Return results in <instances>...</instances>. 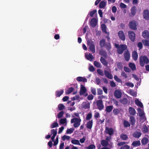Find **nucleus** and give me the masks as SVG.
Listing matches in <instances>:
<instances>
[{"instance_id": "44", "label": "nucleus", "mask_w": 149, "mask_h": 149, "mask_svg": "<svg viewBox=\"0 0 149 149\" xmlns=\"http://www.w3.org/2000/svg\"><path fill=\"white\" fill-rule=\"evenodd\" d=\"M94 65L97 68H101V63L96 61H95L94 62Z\"/></svg>"}, {"instance_id": "14", "label": "nucleus", "mask_w": 149, "mask_h": 149, "mask_svg": "<svg viewBox=\"0 0 149 149\" xmlns=\"http://www.w3.org/2000/svg\"><path fill=\"white\" fill-rule=\"evenodd\" d=\"M130 124L132 126H134L136 123V120L135 118L133 116H130L129 120Z\"/></svg>"}, {"instance_id": "56", "label": "nucleus", "mask_w": 149, "mask_h": 149, "mask_svg": "<svg viewBox=\"0 0 149 149\" xmlns=\"http://www.w3.org/2000/svg\"><path fill=\"white\" fill-rule=\"evenodd\" d=\"M74 130V129L73 128L68 129L66 131V133L71 134L73 132Z\"/></svg>"}, {"instance_id": "64", "label": "nucleus", "mask_w": 149, "mask_h": 149, "mask_svg": "<svg viewBox=\"0 0 149 149\" xmlns=\"http://www.w3.org/2000/svg\"><path fill=\"white\" fill-rule=\"evenodd\" d=\"M121 76L125 79L127 78L128 77L127 74L123 71L121 72Z\"/></svg>"}, {"instance_id": "28", "label": "nucleus", "mask_w": 149, "mask_h": 149, "mask_svg": "<svg viewBox=\"0 0 149 149\" xmlns=\"http://www.w3.org/2000/svg\"><path fill=\"white\" fill-rule=\"evenodd\" d=\"M64 90L63 89H61L60 91H56V97H60L63 93Z\"/></svg>"}, {"instance_id": "40", "label": "nucleus", "mask_w": 149, "mask_h": 149, "mask_svg": "<svg viewBox=\"0 0 149 149\" xmlns=\"http://www.w3.org/2000/svg\"><path fill=\"white\" fill-rule=\"evenodd\" d=\"M129 66L132 70H136V67L135 65L132 63H130L129 64Z\"/></svg>"}, {"instance_id": "15", "label": "nucleus", "mask_w": 149, "mask_h": 149, "mask_svg": "<svg viewBox=\"0 0 149 149\" xmlns=\"http://www.w3.org/2000/svg\"><path fill=\"white\" fill-rule=\"evenodd\" d=\"M100 142L101 145L104 147H107L109 145V142L104 139L101 140Z\"/></svg>"}, {"instance_id": "31", "label": "nucleus", "mask_w": 149, "mask_h": 149, "mask_svg": "<svg viewBox=\"0 0 149 149\" xmlns=\"http://www.w3.org/2000/svg\"><path fill=\"white\" fill-rule=\"evenodd\" d=\"M105 47L106 49L109 52H110L111 48V43L109 42H107L106 43L105 45Z\"/></svg>"}, {"instance_id": "38", "label": "nucleus", "mask_w": 149, "mask_h": 149, "mask_svg": "<svg viewBox=\"0 0 149 149\" xmlns=\"http://www.w3.org/2000/svg\"><path fill=\"white\" fill-rule=\"evenodd\" d=\"M120 137L124 141H126L128 139V136L126 134H122L120 135Z\"/></svg>"}, {"instance_id": "12", "label": "nucleus", "mask_w": 149, "mask_h": 149, "mask_svg": "<svg viewBox=\"0 0 149 149\" xmlns=\"http://www.w3.org/2000/svg\"><path fill=\"white\" fill-rule=\"evenodd\" d=\"M86 87L82 85H81V88L79 91V94L82 95L84 94L86 92Z\"/></svg>"}, {"instance_id": "37", "label": "nucleus", "mask_w": 149, "mask_h": 149, "mask_svg": "<svg viewBox=\"0 0 149 149\" xmlns=\"http://www.w3.org/2000/svg\"><path fill=\"white\" fill-rule=\"evenodd\" d=\"M129 94L133 97H136L137 95V93L133 90H129Z\"/></svg>"}, {"instance_id": "6", "label": "nucleus", "mask_w": 149, "mask_h": 149, "mask_svg": "<svg viewBox=\"0 0 149 149\" xmlns=\"http://www.w3.org/2000/svg\"><path fill=\"white\" fill-rule=\"evenodd\" d=\"M129 37L130 40L132 42H134L136 38L135 33L132 31H129L128 32Z\"/></svg>"}, {"instance_id": "26", "label": "nucleus", "mask_w": 149, "mask_h": 149, "mask_svg": "<svg viewBox=\"0 0 149 149\" xmlns=\"http://www.w3.org/2000/svg\"><path fill=\"white\" fill-rule=\"evenodd\" d=\"M107 3V1L105 0H103L100 3L99 5V7L100 8H102L104 7Z\"/></svg>"}, {"instance_id": "61", "label": "nucleus", "mask_w": 149, "mask_h": 149, "mask_svg": "<svg viewBox=\"0 0 149 149\" xmlns=\"http://www.w3.org/2000/svg\"><path fill=\"white\" fill-rule=\"evenodd\" d=\"M97 73L101 76H103L104 74L103 71L100 69H98L97 70Z\"/></svg>"}, {"instance_id": "62", "label": "nucleus", "mask_w": 149, "mask_h": 149, "mask_svg": "<svg viewBox=\"0 0 149 149\" xmlns=\"http://www.w3.org/2000/svg\"><path fill=\"white\" fill-rule=\"evenodd\" d=\"M91 93H92L94 95H96V89L95 88H91Z\"/></svg>"}, {"instance_id": "49", "label": "nucleus", "mask_w": 149, "mask_h": 149, "mask_svg": "<svg viewBox=\"0 0 149 149\" xmlns=\"http://www.w3.org/2000/svg\"><path fill=\"white\" fill-rule=\"evenodd\" d=\"M97 13V10H94L92 11H91L89 13L90 16L91 17H93V15Z\"/></svg>"}, {"instance_id": "58", "label": "nucleus", "mask_w": 149, "mask_h": 149, "mask_svg": "<svg viewBox=\"0 0 149 149\" xmlns=\"http://www.w3.org/2000/svg\"><path fill=\"white\" fill-rule=\"evenodd\" d=\"M95 148V146L94 144H91L86 147L88 149H93Z\"/></svg>"}, {"instance_id": "27", "label": "nucleus", "mask_w": 149, "mask_h": 149, "mask_svg": "<svg viewBox=\"0 0 149 149\" xmlns=\"http://www.w3.org/2000/svg\"><path fill=\"white\" fill-rule=\"evenodd\" d=\"M93 124V121L92 120L88 121L87 122L86 125L87 128L89 129H91L92 127Z\"/></svg>"}, {"instance_id": "17", "label": "nucleus", "mask_w": 149, "mask_h": 149, "mask_svg": "<svg viewBox=\"0 0 149 149\" xmlns=\"http://www.w3.org/2000/svg\"><path fill=\"white\" fill-rule=\"evenodd\" d=\"M124 56L125 60L128 61L130 58V54L128 51L125 52L124 53Z\"/></svg>"}, {"instance_id": "32", "label": "nucleus", "mask_w": 149, "mask_h": 149, "mask_svg": "<svg viewBox=\"0 0 149 149\" xmlns=\"http://www.w3.org/2000/svg\"><path fill=\"white\" fill-rule=\"evenodd\" d=\"M113 108V107L112 105H110L107 106L106 107L105 111L108 113L111 112Z\"/></svg>"}, {"instance_id": "57", "label": "nucleus", "mask_w": 149, "mask_h": 149, "mask_svg": "<svg viewBox=\"0 0 149 149\" xmlns=\"http://www.w3.org/2000/svg\"><path fill=\"white\" fill-rule=\"evenodd\" d=\"M117 67L119 69H120V70L122 69L123 67V66L122 63H120V62L118 63L117 64Z\"/></svg>"}, {"instance_id": "55", "label": "nucleus", "mask_w": 149, "mask_h": 149, "mask_svg": "<svg viewBox=\"0 0 149 149\" xmlns=\"http://www.w3.org/2000/svg\"><path fill=\"white\" fill-rule=\"evenodd\" d=\"M92 117V114L91 113H88L86 116V120H90Z\"/></svg>"}, {"instance_id": "3", "label": "nucleus", "mask_w": 149, "mask_h": 149, "mask_svg": "<svg viewBox=\"0 0 149 149\" xmlns=\"http://www.w3.org/2000/svg\"><path fill=\"white\" fill-rule=\"evenodd\" d=\"M87 45L89 46V49L90 51L91 52L93 53H94L95 52V46L94 43V42L91 40H88L87 41Z\"/></svg>"}, {"instance_id": "45", "label": "nucleus", "mask_w": 149, "mask_h": 149, "mask_svg": "<svg viewBox=\"0 0 149 149\" xmlns=\"http://www.w3.org/2000/svg\"><path fill=\"white\" fill-rule=\"evenodd\" d=\"M71 143L74 144L78 145H80L81 144L80 143L78 140L77 139L72 140L71 141Z\"/></svg>"}, {"instance_id": "20", "label": "nucleus", "mask_w": 149, "mask_h": 149, "mask_svg": "<svg viewBox=\"0 0 149 149\" xmlns=\"http://www.w3.org/2000/svg\"><path fill=\"white\" fill-rule=\"evenodd\" d=\"M129 111L130 114L132 116H134L136 114V111L135 109L132 107H129Z\"/></svg>"}, {"instance_id": "35", "label": "nucleus", "mask_w": 149, "mask_h": 149, "mask_svg": "<svg viewBox=\"0 0 149 149\" xmlns=\"http://www.w3.org/2000/svg\"><path fill=\"white\" fill-rule=\"evenodd\" d=\"M102 30L103 32L105 33H107V26L105 24H103L101 25Z\"/></svg>"}, {"instance_id": "41", "label": "nucleus", "mask_w": 149, "mask_h": 149, "mask_svg": "<svg viewBox=\"0 0 149 149\" xmlns=\"http://www.w3.org/2000/svg\"><path fill=\"white\" fill-rule=\"evenodd\" d=\"M142 132L144 133H147L148 131V129L146 125H144L142 127Z\"/></svg>"}, {"instance_id": "25", "label": "nucleus", "mask_w": 149, "mask_h": 149, "mask_svg": "<svg viewBox=\"0 0 149 149\" xmlns=\"http://www.w3.org/2000/svg\"><path fill=\"white\" fill-rule=\"evenodd\" d=\"M100 61L102 64L105 66H107L108 64V62L103 57H101L100 59Z\"/></svg>"}, {"instance_id": "16", "label": "nucleus", "mask_w": 149, "mask_h": 149, "mask_svg": "<svg viewBox=\"0 0 149 149\" xmlns=\"http://www.w3.org/2000/svg\"><path fill=\"white\" fill-rule=\"evenodd\" d=\"M142 35L144 38L149 39V32L148 30L144 31L142 33Z\"/></svg>"}, {"instance_id": "24", "label": "nucleus", "mask_w": 149, "mask_h": 149, "mask_svg": "<svg viewBox=\"0 0 149 149\" xmlns=\"http://www.w3.org/2000/svg\"><path fill=\"white\" fill-rule=\"evenodd\" d=\"M135 103L137 106L141 108H143V106L142 103L138 99H136L135 100Z\"/></svg>"}, {"instance_id": "1", "label": "nucleus", "mask_w": 149, "mask_h": 149, "mask_svg": "<svg viewBox=\"0 0 149 149\" xmlns=\"http://www.w3.org/2000/svg\"><path fill=\"white\" fill-rule=\"evenodd\" d=\"M115 47L118 49L117 52L119 54H122L124 51L127 49V46L126 45L121 44L119 46L118 44H115Z\"/></svg>"}, {"instance_id": "59", "label": "nucleus", "mask_w": 149, "mask_h": 149, "mask_svg": "<svg viewBox=\"0 0 149 149\" xmlns=\"http://www.w3.org/2000/svg\"><path fill=\"white\" fill-rule=\"evenodd\" d=\"M97 94L98 95H101L103 93L102 90L100 88H97Z\"/></svg>"}, {"instance_id": "34", "label": "nucleus", "mask_w": 149, "mask_h": 149, "mask_svg": "<svg viewBox=\"0 0 149 149\" xmlns=\"http://www.w3.org/2000/svg\"><path fill=\"white\" fill-rule=\"evenodd\" d=\"M141 145V143L140 141H135L133 142L132 143V145L134 147L139 146Z\"/></svg>"}, {"instance_id": "29", "label": "nucleus", "mask_w": 149, "mask_h": 149, "mask_svg": "<svg viewBox=\"0 0 149 149\" xmlns=\"http://www.w3.org/2000/svg\"><path fill=\"white\" fill-rule=\"evenodd\" d=\"M106 44L105 40L104 39H102L99 42V45L101 48L104 47Z\"/></svg>"}, {"instance_id": "30", "label": "nucleus", "mask_w": 149, "mask_h": 149, "mask_svg": "<svg viewBox=\"0 0 149 149\" xmlns=\"http://www.w3.org/2000/svg\"><path fill=\"white\" fill-rule=\"evenodd\" d=\"M90 104L89 102H84L83 103L82 106L83 108L85 109H87L90 108Z\"/></svg>"}, {"instance_id": "5", "label": "nucleus", "mask_w": 149, "mask_h": 149, "mask_svg": "<svg viewBox=\"0 0 149 149\" xmlns=\"http://www.w3.org/2000/svg\"><path fill=\"white\" fill-rule=\"evenodd\" d=\"M129 28L134 30L137 29L136 22L135 20H132L129 23Z\"/></svg>"}, {"instance_id": "13", "label": "nucleus", "mask_w": 149, "mask_h": 149, "mask_svg": "<svg viewBox=\"0 0 149 149\" xmlns=\"http://www.w3.org/2000/svg\"><path fill=\"white\" fill-rule=\"evenodd\" d=\"M97 23V21L95 18H93L91 20L90 25L93 27H95Z\"/></svg>"}, {"instance_id": "2", "label": "nucleus", "mask_w": 149, "mask_h": 149, "mask_svg": "<svg viewBox=\"0 0 149 149\" xmlns=\"http://www.w3.org/2000/svg\"><path fill=\"white\" fill-rule=\"evenodd\" d=\"M149 63V60L146 56L141 55L139 57V64L141 67H143L145 64H147Z\"/></svg>"}, {"instance_id": "42", "label": "nucleus", "mask_w": 149, "mask_h": 149, "mask_svg": "<svg viewBox=\"0 0 149 149\" xmlns=\"http://www.w3.org/2000/svg\"><path fill=\"white\" fill-rule=\"evenodd\" d=\"M142 42L144 46L146 47H149V40H142Z\"/></svg>"}, {"instance_id": "48", "label": "nucleus", "mask_w": 149, "mask_h": 149, "mask_svg": "<svg viewBox=\"0 0 149 149\" xmlns=\"http://www.w3.org/2000/svg\"><path fill=\"white\" fill-rule=\"evenodd\" d=\"M58 126V125L57 122L51 124L50 125L51 128H53Z\"/></svg>"}, {"instance_id": "50", "label": "nucleus", "mask_w": 149, "mask_h": 149, "mask_svg": "<svg viewBox=\"0 0 149 149\" xmlns=\"http://www.w3.org/2000/svg\"><path fill=\"white\" fill-rule=\"evenodd\" d=\"M145 115V113L143 111L140 113V114H139V116L141 118L143 119H145L146 118Z\"/></svg>"}, {"instance_id": "52", "label": "nucleus", "mask_w": 149, "mask_h": 149, "mask_svg": "<svg viewBox=\"0 0 149 149\" xmlns=\"http://www.w3.org/2000/svg\"><path fill=\"white\" fill-rule=\"evenodd\" d=\"M50 133L51 135H52V134L53 135L55 134V136H56L57 134V129H52L51 130Z\"/></svg>"}, {"instance_id": "22", "label": "nucleus", "mask_w": 149, "mask_h": 149, "mask_svg": "<svg viewBox=\"0 0 149 149\" xmlns=\"http://www.w3.org/2000/svg\"><path fill=\"white\" fill-rule=\"evenodd\" d=\"M141 133L140 132H135L133 133L132 136L134 138H139L141 136Z\"/></svg>"}, {"instance_id": "51", "label": "nucleus", "mask_w": 149, "mask_h": 149, "mask_svg": "<svg viewBox=\"0 0 149 149\" xmlns=\"http://www.w3.org/2000/svg\"><path fill=\"white\" fill-rule=\"evenodd\" d=\"M64 114V112L63 111H60L57 115V117L59 118H60L62 117Z\"/></svg>"}, {"instance_id": "43", "label": "nucleus", "mask_w": 149, "mask_h": 149, "mask_svg": "<svg viewBox=\"0 0 149 149\" xmlns=\"http://www.w3.org/2000/svg\"><path fill=\"white\" fill-rule=\"evenodd\" d=\"M120 102L121 103L123 104H126L128 102L127 99L125 98H124L120 100Z\"/></svg>"}, {"instance_id": "47", "label": "nucleus", "mask_w": 149, "mask_h": 149, "mask_svg": "<svg viewBox=\"0 0 149 149\" xmlns=\"http://www.w3.org/2000/svg\"><path fill=\"white\" fill-rule=\"evenodd\" d=\"M58 109L60 111H61L65 108V106L62 104H59L58 106Z\"/></svg>"}, {"instance_id": "23", "label": "nucleus", "mask_w": 149, "mask_h": 149, "mask_svg": "<svg viewBox=\"0 0 149 149\" xmlns=\"http://www.w3.org/2000/svg\"><path fill=\"white\" fill-rule=\"evenodd\" d=\"M132 55V58L134 61H136L137 60L138 54L136 51H134L133 52Z\"/></svg>"}, {"instance_id": "21", "label": "nucleus", "mask_w": 149, "mask_h": 149, "mask_svg": "<svg viewBox=\"0 0 149 149\" xmlns=\"http://www.w3.org/2000/svg\"><path fill=\"white\" fill-rule=\"evenodd\" d=\"M99 54L105 58H107V54L104 50H100L99 51Z\"/></svg>"}, {"instance_id": "19", "label": "nucleus", "mask_w": 149, "mask_h": 149, "mask_svg": "<svg viewBox=\"0 0 149 149\" xmlns=\"http://www.w3.org/2000/svg\"><path fill=\"white\" fill-rule=\"evenodd\" d=\"M130 10L131 16H133L135 15L137 10V8L135 6H133L131 8Z\"/></svg>"}, {"instance_id": "11", "label": "nucleus", "mask_w": 149, "mask_h": 149, "mask_svg": "<svg viewBox=\"0 0 149 149\" xmlns=\"http://www.w3.org/2000/svg\"><path fill=\"white\" fill-rule=\"evenodd\" d=\"M143 18L146 20L149 19V11L148 10H144L143 12Z\"/></svg>"}, {"instance_id": "63", "label": "nucleus", "mask_w": 149, "mask_h": 149, "mask_svg": "<svg viewBox=\"0 0 149 149\" xmlns=\"http://www.w3.org/2000/svg\"><path fill=\"white\" fill-rule=\"evenodd\" d=\"M66 122L65 118H62L60 120V123L61 124H63Z\"/></svg>"}, {"instance_id": "46", "label": "nucleus", "mask_w": 149, "mask_h": 149, "mask_svg": "<svg viewBox=\"0 0 149 149\" xmlns=\"http://www.w3.org/2000/svg\"><path fill=\"white\" fill-rule=\"evenodd\" d=\"M73 90L74 88L73 87H71L69 88L65 92L66 94L68 95L70 94L73 91Z\"/></svg>"}, {"instance_id": "10", "label": "nucleus", "mask_w": 149, "mask_h": 149, "mask_svg": "<svg viewBox=\"0 0 149 149\" xmlns=\"http://www.w3.org/2000/svg\"><path fill=\"white\" fill-rule=\"evenodd\" d=\"M118 36L120 39L123 41L125 39V37L124 33L123 31L120 30L118 32Z\"/></svg>"}, {"instance_id": "8", "label": "nucleus", "mask_w": 149, "mask_h": 149, "mask_svg": "<svg viewBox=\"0 0 149 149\" xmlns=\"http://www.w3.org/2000/svg\"><path fill=\"white\" fill-rule=\"evenodd\" d=\"M105 132L107 134H108L109 136H111L113 134L114 131L112 128L106 127H105Z\"/></svg>"}, {"instance_id": "33", "label": "nucleus", "mask_w": 149, "mask_h": 149, "mask_svg": "<svg viewBox=\"0 0 149 149\" xmlns=\"http://www.w3.org/2000/svg\"><path fill=\"white\" fill-rule=\"evenodd\" d=\"M148 141V139L146 137L143 138L141 141V143L143 145H146Z\"/></svg>"}, {"instance_id": "36", "label": "nucleus", "mask_w": 149, "mask_h": 149, "mask_svg": "<svg viewBox=\"0 0 149 149\" xmlns=\"http://www.w3.org/2000/svg\"><path fill=\"white\" fill-rule=\"evenodd\" d=\"M123 124L125 127H130L131 125L130 123L128 121L126 120H124L123 121Z\"/></svg>"}, {"instance_id": "9", "label": "nucleus", "mask_w": 149, "mask_h": 149, "mask_svg": "<svg viewBox=\"0 0 149 149\" xmlns=\"http://www.w3.org/2000/svg\"><path fill=\"white\" fill-rule=\"evenodd\" d=\"M122 95V93L120 90H115L114 92V95L116 98L119 99L120 98Z\"/></svg>"}, {"instance_id": "18", "label": "nucleus", "mask_w": 149, "mask_h": 149, "mask_svg": "<svg viewBox=\"0 0 149 149\" xmlns=\"http://www.w3.org/2000/svg\"><path fill=\"white\" fill-rule=\"evenodd\" d=\"M104 73L106 76L108 78L111 79L113 78V76L111 73L107 70H104Z\"/></svg>"}, {"instance_id": "7", "label": "nucleus", "mask_w": 149, "mask_h": 149, "mask_svg": "<svg viewBox=\"0 0 149 149\" xmlns=\"http://www.w3.org/2000/svg\"><path fill=\"white\" fill-rule=\"evenodd\" d=\"M96 103L97 107L99 110H101L103 109L104 106L102 100H99L97 101Z\"/></svg>"}, {"instance_id": "53", "label": "nucleus", "mask_w": 149, "mask_h": 149, "mask_svg": "<svg viewBox=\"0 0 149 149\" xmlns=\"http://www.w3.org/2000/svg\"><path fill=\"white\" fill-rule=\"evenodd\" d=\"M70 137L69 136H67L66 135H64L62 136V139L64 141L66 139L69 140L70 139Z\"/></svg>"}, {"instance_id": "39", "label": "nucleus", "mask_w": 149, "mask_h": 149, "mask_svg": "<svg viewBox=\"0 0 149 149\" xmlns=\"http://www.w3.org/2000/svg\"><path fill=\"white\" fill-rule=\"evenodd\" d=\"M86 58L88 60L91 61L93 60L94 58V57L93 56L92 54H89L86 55Z\"/></svg>"}, {"instance_id": "60", "label": "nucleus", "mask_w": 149, "mask_h": 149, "mask_svg": "<svg viewBox=\"0 0 149 149\" xmlns=\"http://www.w3.org/2000/svg\"><path fill=\"white\" fill-rule=\"evenodd\" d=\"M120 149H130V146L127 145H125L121 146Z\"/></svg>"}, {"instance_id": "4", "label": "nucleus", "mask_w": 149, "mask_h": 149, "mask_svg": "<svg viewBox=\"0 0 149 149\" xmlns=\"http://www.w3.org/2000/svg\"><path fill=\"white\" fill-rule=\"evenodd\" d=\"M81 121V120L80 118H74L71 120V123H74L73 126L75 128H76L79 126Z\"/></svg>"}, {"instance_id": "54", "label": "nucleus", "mask_w": 149, "mask_h": 149, "mask_svg": "<svg viewBox=\"0 0 149 149\" xmlns=\"http://www.w3.org/2000/svg\"><path fill=\"white\" fill-rule=\"evenodd\" d=\"M120 112V110L118 109H114L113 110V112L115 115H117Z\"/></svg>"}]
</instances>
